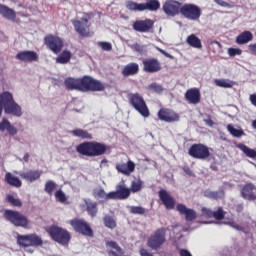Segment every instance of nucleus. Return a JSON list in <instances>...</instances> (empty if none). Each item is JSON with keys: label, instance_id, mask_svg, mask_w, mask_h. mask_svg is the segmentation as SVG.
Here are the masks:
<instances>
[{"label": "nucleus", "instance_id": "obj_53", "mask_svg": "<svg viewBox=\"0 0 256 256\" xmlns=\"http://www.w3.org/2000/svg\"><path fill=\"white\" fill-rule=\"evenodd\" d=\"M98 45L103 51H111L113 49V46L109 42H98Z\"/></svg>", "mask_w": 256, "mask_h": 256}, {"label": "nucleus", "instance_id": "obj_15", "mask_svg": "<svg viewBox=\"0 0 256 256\" xmlns=\"http://www.w3.org/2000/svg\"><path fill=\"white\" fill-rule=\"evenodd\" d=\"M110 197L114 201H125L131 197V190L125 185V182H122L116 186V190L110 192Z\"/></svg>", "mask_w": 256, "mask_h": 256}, {"label": "nucleus", "instance_id": "obj_55", "mask_svg": "<svg viewBox=\"0 0 256 256\" xmlns=\"http://www.w3.org/2000/svg\"><path fill=\"white\" fill-rule=\"evenodd\" d=\"M156 49L159 51V53H161L162 55H164V57H167L168 59H173V56L169 53H167L165 50L156 47Z\"/></svg>", "mask_w": 256, "mask_h": 256}, {"label": "nucleus", "instance_id": "obj_7", "mask_svg": "<svg viewBox=\"0 0 256 256\" xmlns=\"http://www.w3.org/2000/svg\"><path fill=\"white\" fill-rule=\"evenodd\" d=\"M0 97L3 101V107L5 113L8 115H14L15 117H21L23 115V111H21V106L13 100V94L10 92H4L0 94Z\"/></svg>", "mask_w": 256, "mask_h": 256}, {"label": "nucleus", "instance_id": "obj_2", "mask_svg": "<svg viewBox=\"0 0 256 256\" xmlns=\"http://www.w3.org/2000/svg\"><path fill=\"white\" fill-rule=\"evenodd\" d=\"M108 149L107 144L97 141H86L76 146L77 153L83 157H101L107 153Z\"/></svg>", "mask_w": 256, "mask_h": 256}, {"label": "nucleus", "instance_id": "obj_19", "mask_svg": "<svg viewBox=\"0 0 256 256\" xmlns=\"http://www.w3.org/2000/svg\"><path fill=\"white\" fill-rule=\"evenodd\" d=\"M158 196L160 201L162 202V205H164L165 209H167L168 211L175 209V198H173V196H171V194H169L167 190H159Z\"/></svg>", "mask_w": 256, "mask_h": 256}, {"label": "nucleus", "instance_id": "obj_50", "mask_svg": "<svg viewBox=\"0 0 256 256\" xmlns=\"http://www.w3.org/2000/svg\"><path fill=\"white\" fill-rule=\"evenodd\" d=\"M55 197L60 203H65L67 201V196H65V192L63 190L56 191Z\"/></svg>", "mask_w": 256, "mask_h": 256}, {"label": "nucleus", "instance_id": "obj_8", "mask_svg": "<svg viewBox=\"0 0 256 256\" xmlns=\"http://www.w3.org/2000/svg\"><path fill=\"white\" fill-rule=\"evenodd\" d=\"M69 225H71L73 231L75 233H78L79 235H82L83 237H94L95 233L93 232V228H91V225L88 224V222L85 219L81 218H74L69 221Z\"/></svg>", "mask_w": 256, "mask_h": 256}, {"label": "nucleus", "instance_id": "obj_52", "mask_svg": "<svg viewBox=\"0 0 256 256\" xmlns=\"http://www.w3.org/2000/svg\"><path fill=\"white\" fill-rule=\"evenodd\" d=\"M243 53V50L239 48H229L228 49V55L230 57H235L236 55H241Z\"/></svg>", "mask_w": 256, "mask_h": 256}, {"label": "nucleus", "instance_id": "obj_56", "mask_svg": "<svg viewBox=\"0 0 256 256\" xmlns=\"http://www.w3.org/2000/svg\"><path fill=\"white\" fill-rule=\"evenodd\" d=\"M182 169L184 173H186V175H189V177L193 176V171H191V168H189L188 166H184Z\"/></svg>", "mask_w": 256, "mask_h": 256}, {"label": "nucleus", "instance_id": "obj_34", "mask_svg": "<svg viewBox=\"0 0 256 256\" xmlns=\"http://www.w3.org/2000/svg\"><path fill=\"white\" fill-rule=\"evenodd\" d=\"M5 181L8 185H10L11 187H21L22 183L21 180H19V178L13 176V174H11V172H7L5 175Z\"/></svg>", "mask_w": 256, "mask_h": 256}, {"label": "nucleus", "instance_id": "obj_6", "mask_svg": "<svg viewBox=\"0 0 256 256\" xmlns=\"http://www.w3.org/2000/svg\"><path fill=\"white\" fill-rule=\"evenodd\" d=\"M128 103L135 109V111L139 112L142 117H149L151 113L149 112V107L143 99V96L139 93H130L127 96Z\"/></svg>", "mask_w": 256, "mask_h": 256}, {"label": "nucleus", "instance_id": "obj_20", "mask_svg": "<svg viewBox=\"0 0 256 256\" xmlns=\"http://www.w3.org/2000/svg\"><path fill=\"white\" fill-rule=\"evenodd\" d=\"M184 97L190 105H199L201 103V91L199 88L188 89Z\"/></svg>", "mask_w": 256, "mask_h": 256}, {"label": "nucleus", "instance_id": "obj_26", "mask_svg": "<svg viewBox=\"0 0 256 256\" xmlns=\"http://www.w3.org/2000/svg\"><path fill=\"white\" fill-rule=\"evenodd\" d=\"M0 15L8 21H15L17 19V12L5 4H0Z\"/></svg>", "mask_w": 256, "mask_h": 256}, {"label": "nucleus", "instance_id": "obj_38", "mask_svg": "<svg viewBox=\"0 0 256 256\" xmlns=\"http://www.w3.org/2000/svg\"><path fill=\"white\" fill-rule=\"evenodd\" d=\"M71 61V51L64 50L57 58L56 63H59L60 65H67Z\"/></svg>", "mask_w": 256, "mask_h": 256}, {"label": "nucleus", "instance_id": "obj_35", "mask_svg": "<svg viewBox=\"0 0 256 256\" xmlns=\"http://www.w3.org/2000/svg\"><path fill=\"white\" fill-rule=\"evenodd\" d=\"M204 195L208 198V199H223V197H225V190L220 189L218 191H210V190H206L204 192Z\"/></svg>", "mask_w": 256, "mask_h": 256}, {"label": "nucleus", "instance_id": "obj_48", "mask_svg": "<svg viewBox=\"0 0 256 256\" xmlns=\"http://www.w3.org/2000/svg\"><path fill=\"white\" fill-rule=\"evenodd\" d=\"M212 217L217 221H222V219H225V213L223 212V208L219 207L217 211L213 212Z\"/></svg>", "mask_w": 256, "mask_h": 256}, {"label": "nucleus", "instance_id": "obj_23", "mask_svg": "<svg viewBox=\"0 0 256 256\" xmlns=\"http://www.w3.org/2000/svg\"><path fill=\"white\" fill-rule=\"evenodd\" d=\"M18 61H24V63H33L34 61H39V55L35 51H21L16 55Z\"/></svg>", "mask_w": 256, "mask_h": 256}, {"label": "nucleus", "instance_id": "obj_61", "mask_svg": "<svg viewBox=\"0 0 256 256\" xmlns=\"http://www.w3.org/2000/svg\"><path fill=\"white\" fill-rule=\"evenodd\" d=\"M244 206L243 204L236 205V211L237 213H243Z\"/></svg>", "mask_w": 256, "mask_h": 256}, {"label": "nucleus", "instance_id": "obj_49", "mask_svg": "<svg viewBox=\"0 0 256 256\" xmlns=\"http://www.w3.org/2000/svg\"><path fill=\"white\" fill-rule=\"evenodd\" d=\"M132 49L133 51H136V53H139L140 55H145V53H147L145 46L139 43H135L134 45H132Z\"/></svg>", "mask_w": 256, "mask_h": 256}, {"label": "nucleus", "instance_id": "obj_18", "mask_svg": "<svg viewBox=\"0 0 256 256\" xmlns=\"http://www.w3.org/2000/svg\"><path fill=\"white\" fill-rule=\"evenodd\" d=\"M144 73H159L162 66L157 58H148L142 61Z\"/></svg>", "mask_w": 256, "mask_h": 256}, {"label": "nucleus", "instance_id": "obj_39", "mask_svg": "<svg viewBox=\"0 0 256 256\" xmlns=\"http://www.w3.org/2000/svg\"><path fill=\"white\" fill-rule=\"evenodd\" d=\"M227 130L230 133V135H232V137H243V135H245V131H243V129L241 128H235L233 127V124H228L227 125Z\"/></svg>", "mask_w": 256, "mask_h": 256}, {"label": "nucleus", "instance_id": "obj_17", "mask_svg": "<svg viewBox=\"0 0 256 256\" xmlns=\"http://www.w3.org/2000/svg\"><path fill=\"white\" fill-rule=\"evenodd\" d=\"M158 119H160V121H165V123H175L176 121H179L180 116L174 110L161 108L158 111Z\"/></svg>", "mask_w": 256, "mask_h": 256}, {"label": "nucleus", "instance_id": "obj_27", "mask_svg": "<svg viewBox=\"0 0 256 256\" xmlns=\"http://www.w3.org/2000/svg\"><path fill=\"white\" fill-rule=\"evenodd\" d=\"M137 73H139V64L134 62L127 64L122 70L123 77H131Z\"/></svg>", "mask_w": 256, "mask_h": 256}, {"label": "nucleus", "instance_id": "obj_3", "mask_svg": "<svg viewBox=\"0 0 256 256\" xmlns=\"http://www.w3.org/2000/svg\"><path fill=\"white\" fill-rule=\"evenodd\" d=\"M94 15L92 12L84 13L83 17L79 19H72L71 23L74 27V31L79 35V37L87 38L93 37L94 33L91 29V19Z\"/></svg>", "mask_w": 256, "mask_h": 256}, {"label": "nucleus", "instance_id": "obj_47", "mask_svg": "<svg viewBox=\"0 0 256 256\" xmlns=\"http://www.w3.org/2000/svg\"><path fill=\"white\" fill-rule=\"evenodd\" d=\"M106 247H110V249H115V251L118 252V255H122L123 254V249H121L119 244H117V242H115V241H108V242H106Z\"/></svg>", "mask_w": 256, "mask_h": 256}, {"label": "nucleus", "instance_id": "obj_42", "mask_svg": "<svg viewBox=\"0 0 256 256\" xmlns=\"http://www.w3.org/2000/svg\"><path fill=\"white\" fill-rule=\"evenodd\" d=\"M94 197L96 199H104V201H109V199H111V192L107 194L103 188H100L94 192Z\"/></svg>", "mask_w": 256, "mask_h": 256}, {"label": "nucleus", "instance_id": "obj_9", "mask_svg": "<svg viewBox=\"0 0 256 256\" xmlns=\"http://www.w3.org/2000/svg\"><path fill=\"white\" fill-rule=\"evenodd\" d=\"M188 155L193 159L205 161V159H209V157H211V149L205 144L195 143L188 149Z\"/></svg>", "mask_w": 256, "mask_h": 256}, {"label": "nucleus", "instance_id": "obj_43", "mask_svg": "<svg viewBox=\"0 0 256 256\" xmlns=\"http://www.w3.org/2000/svg\"><path fill=\"white\" fill-rule=\"evenodd\" d=\"M6 202L12 205V207H23V202L19 198L13 197L11 194L6 196Z\"/></svg>", "mask_w": 256, "mask_h": 256}, {"label": "nucleus", "instance_id": "obj_29", "mask_svg": "<svg viewBox=\"0 0 256 256\" xmlns=\"http://www.w3.org/2000/svg\"><path fill=\"white\" fill-rule=\"evenodd\" d=\"M159 9H161L159 0H146L142 3V11H159Z\"/></svg>", "mask_w": 256, "mask_h": 256}, {"label": "nucleus", "instance_id": "obj_14", "mask_svg": "<svg viewBox=\"0 0 256 256\" xmlns=\"http://www.w3.org/2000/svg\"><path fill=\"white\" fill-rule=\"evenodd\" d=\"M181 7H183V3L177 0H168L163 4V11L168 17H177V15H181Z\"/></svg>", "mask_w": 256, "mask_h": 256}, {"label": "nucleus", "instance_id": "obj_22", "mask_svg": "<svg viewBox=\"0 0 256 256\" xmlns=\"http://www.w3.org/2000/svg\"><path fill=\"white\" fill-rule=\"evenodd\" d=\"M176 211H178L180 215H184L186 221H195V219H197V212L194 209L187 208L185 204H177Z\"/></svg>", "mask_w": 256, "mask_h": 256}, {"label": "nucleus", "instance_id": "obj_40", "mask_svg": "<svg viewBox=\"0 0 256 256\" xmlns=\"http://www.w3.org/2000/svg\"><path fill=\"white\" fill-rule=\"evenodd\" d=\"M126 9H128L129 11H143V3H137L134 1H127L126 2Z\"/></svg>", "mask_w": 256, "mask_h": 256}, {"label": "nucleus", "instance_id": "obj_36", "mask_svg": "<svg viewBox=\"0 0 256 256\" xmlns=\"http://www.w3.org/2000/svg\"><path fill=\"white\" fill-rule=\"evenodd\" d=\"M85 205L88 215H90V217H96L98 212L97 202H91V200H86Z\"/></svg>", "mask_w": 256, "mask_h": 256}, {"label": "nucleus", "instance_id": "obj_11", "mask_svg": "<svg viewBox=\"0 0 256 256\" xmlns=\"http://www.w3.org/2000/svg\"><path fill=\"white\" fill-rule=\"evenodd\" d=\"M17 245L19 247H41L43 240L36 234L21 235L18 234L16 237Z\"/></svg>", "mask_w": 256, "mask_h": 256}, {"label": "nucleus", "instance_id": "obj_10", "mask_svg": "<svg viewBox=\"0 0 256 256\" xmlns=\"http://www.w3.org/2000/svg\"><path fill=\"white\" fill-rule=\"evenodd\" d=\"M167 229L159 228L147 240V246L154 251L160 249L166 241Z\"/></svg>", "mask_w": 256, "mask_h": 256}, {"label": "nucleus", "instance_id": "obj_59", "mask_svg": "<svg viewBox=\"0 0 256 256\" xmlns=\"http://www.w3.org/2000/svg\"><path fill=\"white\" fill-rule=\"evenodd\" d=\"M230 227L236 229V231H243V226H239L238 224L230 223Z\"/></svg>", "mask_w": 256, "mask_h": 256}, {"label": "nucleus", "instance_id": "obj_4", "mask_svg": "<svg viewBox=\"0 0 256 256\" xmlns=\"http://www.w3.org/2000/svg\"><path fill=\"white\" fill-rule=\"evenodd\" d=\"M47 233L52 241H55L58 245H62L63 247L69 245L71 241V233L65 228L52 225L48 228Z\"/></svg>", "mask_w": 256, "mask_h": 256}, {"label": "nucleus", "instance_id": "obj_12", "mask_svg": "<svg viewBox=\"0 0 256 256\" xmlns=\"http://www.w3.org/2000/svg\"><path fill=\"white\" fill-rule=\"evenodd\" d=\"M180 15L188 21H198L201 18V8L195 4L185 3L181 7Z\"/></svg>", "mask_w": 256, "mask_h": 256}, {"label": "nucleus", "instance_id": "obj_21", "mask_svg": "<svg viewBox=\"0 0 256 256\" xmlns=\"http://www.w3.org/2000/svg\"><path fill=\"white\" fill-rule=\"evenodd\" d=\"M240 193L241 197L246 201H256V187L253 183L245 184Z\"/></svg>", "mask_w": 256, "mask_h": 256}, {"label": "nucleus", "instance_id": "obj_58", "mask_svg": "<svg viewBox=\"0 0 256 256\" xmlns=\"http://www.w3.org/2000/svg\"><path fill=\"white\" fill-rule=\"evenodd\" d=\"M248 49L252 53V55H256V44H250L248 46Z\"/></svg>", "mask_w": 256, "mask_h": 256}, {"label": "nucleus", "instance_id": "obj_16", "mask_svg": "<svg viewBox=\"0 0 256 256\" xmlns=\"http://www.w3.org/2000/svg\"><path fill=\"white\" fill-rule=\"evenodd\" d=\"M155 26V21L146 18L144 20H136L132 24V28L137 33H151L153 27Z\"/></svg>", "mask_w": 256, "mask_h": 256}, {"label": "nucleus", "instance_id": "obj_51", "mask_svg": "<svg viewBox=\"0 0 256 256\" xmlns=\"http://www.w3.org/2000/svg\"><path fill=\"white\" fill-rule=\"evenodd\" d=\"M150 91H154V93H163V86L157 83H152L148 86Z\"/></svg>", "mask_w": 256, "mask_h": 256}, {"label": "nucleus", "instance_id": "obj_57", "mask_svg": "<svg viewBox=\"0 0 256 256\" xmlns=\"http://www.w3.org/2000/svg\"><path fill=\"white\" fill-rule=\"evenodd\" d=\"M179 254H180V256H193V255H191V252H189V251L186 250V249H181V250L179 251Z\"/></svg>", "mask_w": 256, "mask_h": 256}, {"label": "nucleus", "instance_id": "obj_37", "mask_svg": "<svg viewBox=\"0 0 256 256\" xmlns=\"http://www.w3.org/2000/svg\"><path fill=\"white\" fill-rule=\"evenodd\" d=\"M214 83L217 87H222V89H232L235 85V81L229 79H215Z\"/></svg>", "mask_w": 256, "mask_h": 256}, {"label": "nucleus", "instance_id": "obj_41", "mask_svg": "<svg viewBox=\"0 0 256 256\" xmlns=\"http://www.w3.org/2000/svg\"><path fill=\"white\" fill-rule=\"evenodd\" d=\"M130 193H139L143 189V182L141 179L134 180L131 182Z\"/></svg>", "mask_w": 256, "mask_h": 256}, {"label": "nucleus", "instance_id": "obj_64", "mask_svg": "<svg viewBox=\"0 0 256 256\" xmlns=\"http://www.w3.org/2000/svg\"><path fill=\"white\" fill-rule=\"evenodd\" d=\"M252 127H253V129H256V119L253 120V122H252Z\"/></svg>", "mask_w": 256, "mask_h": 256}, {"label": "nucleus", "instance_id": "obj_1", "mask_svg": "<svg viewBox=\"0 0 256 256\" xmlns=\"http://www.w3.org/2000/svg\"><path fill=\"white\" fill-rule=\"evenodd\" d=\"M64 85L68 91H80L81 93L105 91L103 82L87 75L81 78L68 77L64 80Z\"/></svg>", "mask_w": 256, "mask_h": 256}, {"label": "nucleus", "instance_id": "obj_60", "mask_svg": "<svg viewBox=\"0 0 256 256\" xmlns=\"http://www.w3.org/2000/svg\"><path fill=\"white\" fill-rule=\"evenodd\" d=\"M250 103L256 107V94L250 95Z\"/></svg>", "mask_w": 256, "mask_h": 256}, {"label": "nucleus", "instance_id": "obj_33", "mask_svg": "<svg viewBox=\"0 0 256 256\" xmlns=\"http://www.w3.org/2000/svg\"><path fill=\"white\" fill-rule=\"evenodd\" d=\"M236 147H237V149H240V151H242L244 153V155H246V157H249L250 159H256V150L255 149H251L243 143L237 144Z\"/></svg>", "mask_w": 256, "mask_h": 256}, {"label": "nucleus", "instance_id": "obj_32", "mask_svg": "<svg viewBox=\"0 0 256 256\" xmlns=\"http://www.w3.org/2000/svg\"><path fill=\"white\" fill-rule=\"evenodd\" d=\"M186 43L190 47H193V49H203L201 39H199L195 34L189 35L186 39Z\"/></svg>", "mask_w": 256, "mask_h": 256}, {"label": "nucleus", "instance_id": "obj_31", "mask_svg": "<svg viewBox=\"0 0 256 256\" xmlns=\"http://www.w3.org/2000/svg\"><path fill=\"white\" fill-rule=\"evenodd\" d=\"M0 131H7L9 135H17V128L15 126L11 125V122L9 120L3 118L0 122Z\"/></svg>", "mask_w": 256, "mask_h": 256}, {"label": "nucleus", "instance_id": "obj_54", "mask_svg": "<svg viewBox=\"0 0 256 256\" xmlns=\"http://www.w3.org/2000/svg\"><path fill=\"white\" fill-rule=\"evenodd\" d=\"M201 213H202L203 217H207L208 219H211V217H213V210H211L209 208L203 207L201 209Z\"/></svg>", "mask_w": 256, "mask_h": 256}, {"label": "nucleus", "instance_id": "obj_46", "mask_svg": "<svg viewBox=\"0 0 256 256\" xmlns=\"http://www.w3.org/2000/svg\"><path fill=\"white\" fill-rule=\"evenodd\" d=\"M130 213L132 215H145V213H147V210L141 206H131Z\"/></svg>", "mask_w": 256, "mask_h": 256}, {"label": "nucleus", "instance_id": "obj_28", "mask_svg": "<svg viewBox=\"0 0 256 256\" xmlns=\"http://www.w3.org/2000/svg\"><path fill=\"white\" fill-rule=\"evenodd\" d=\"M253 41V33L251 31H244L236 37L237 45H247V43Z\"/></svg>", "mask_w": 256, "mask_h": 256}, {"label": "nucleus", "instance_id": "obj_24", "mask_svg": "<svg viewBox=\"0 0 256 256\" xmlns=\"http://www.w3.org/2000/svg\"><path fill=\"white\" fill-rule=\"evenodd\" d=\"M41 175H43V171H41V170H28L26 172L20 173L21 179H24L25 181H28L29 183L38 181V179H41Z\"/></svg>", "mask_w": 256, "mask_h": 256}, {"label": "nucleus", "instance_id": "obj_44", "mask_svg": "<svg viewBox=\"0 0 256 256\" xmlns=\"http://www.w3.org/2000/svg\"><path fill=\"white\" fill-rule=\"evenodd\" d=\"M104 225L108 229H115V227H117V222L113 217L108 215L104 217Z\"/></svg>", "mask_w": 256, "mask_h": 256}, {"label": "nucleus", "instance_id": "obj_45", "mask_svg": "<svg viewBox=\"0 0 256 256\" xmlns=\"http://www.w3.org/2000/svg\"><path fill=\"white\" fill-rule=\"evenodd\" d=\"M56 187H57V184H55L53 180H48L45 183L44 191L48 193V195H53V191H55Z\"/></svg>", "mask_w": 256, "mask_h": 256}, {"label": "nucleus", "instance_id": "obj_62", "mask_svg": "<svg viewBox=\"0 0 256 256\" xmlns=\"http://www.w3.org/2000/svg\"><path fill=\"white\" fill-rule=\"evenodd\" d=\"M23 160L26 162L29 161V153L24 154Z\"/></svg>", "mask_w": 256, "mask_h": 256}, {"label": "nucleus", "instance_id": "obj_13", "mask_svg": "<svg viewBox=\"0 0 256 256\" xmlns=\"http://www.w3.org/2000/svg\"><path fill=\"white\" fill-rule=\"evenodd\" d=\"M44 44L46 47L55 53V55L61 53L63 51V39L57 35L48 34L44 37Z\"/></svg>", "mask_w": 256, "mask_h": 256}, {"label": "nucleus", "instance_id": "obj_5", "mask_svg": "<svg viewBox=\"0 0 256 256\" xmlns=\"http://www.w3.org/2000/svg\"><path fill=\"white\" fill-rule=\"evenodd\" d=\"M3 217L14 227H22L23 229L29 227V218L17 210L7 209L4 211Z\"/></svg>", "mask_w": 256, "mask_h": 256}, {"label": "nucleus", "instance_id": "obj_30", "mask_svg": "<svg viewBox=\"0 0 256 256\" xmlns=\"http://www.w3.org/2000/svg\"><path fill=\"white\" fill-rule=\"evenodd\" d=\"M71 135L73 137H78L79 139H86L88 141H91L93 139V134L89 133L87 130H83L81 128H76L72 131H70Z\"/></svg>", "mask_w": 256, "mask_h": 256}, {"label": "nucleus", "instance_id": "obj_25", "mask_svg": "<svg viewBox=\"0 0 256 256\" xmlns=\"http://www.w3.org/2000/svg\"><path fill=\"white\" fill-rule=\"evenodd\" d=\"M116 169L122 175H130L135 171V162L128 160L127 163H118L116 164Z\"/></svg>", "mask_w": 256, "mask_h": 256}, {"label": "nucleus", "instance_id": "obj_63", "mask_svg": "<svg viewBox=\"0 0 256 256\" xmlns=\"http://www.w3.org/2000/svg\"><path fill=\"white\" fill-rule=\"evenodd\" d=\"M218 45L219 47H221V43H219L218 41H212L211 43H210V45Z\"/></svg>", "mask_w": 256, "mask_h": 256}]
</instances>
